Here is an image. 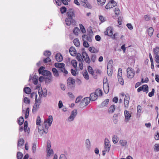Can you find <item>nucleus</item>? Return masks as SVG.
<instances>
[{
    "mask_svg": "<svg viewBox=\"0 0 159 159\" xmlns=\"http://www.w3.org/2000/svg\"><path fill=\"white\" fill-rule=\"evenodd\" d=\"M94 93H95L98 97L102 96V92L100 89H97Z\"/></svg>",
    "mask_w": 159,
    "mask_h": 159,
    "instance_id": "obj_27",
    "label": "nucleus"
},
{
    "mask_svg": "<svg viewBox=\"0 0 159 159\" xmlns=\"http://www.w3.org/2000/svg\"><path fill=\"white\" fill-rule=\"evenodd\" d=\"M135 71L132 68L128 67L127 69V75L129 79L132 78L134 76Z\"/></svg>",
    "mask_w": 159,
    "mask_h": 159,
    "instance_id": "obj_4",
    "label": "nucleus"
},
{
    "mask_svg": "<svg viewBox=\"0 0 159 159\" xmlns=\"http://www.w3.org/2000/svg\"><path fill=\"white\" fill-rule=\"evenodd\" d=\"M144 20L146 21H148L150 19V17L148 15H145L144 16Z\"/></svg>",
    "mask_w": 159,
    "mask_h": 159,
    "instance_id": "obj_60",
    "label": "nucleus"
},
{
    "mask_svg": "<svg viewBox=\"0 0 159 159\" xmlns=\"http://www.w3.org/2000/svg\"><path fill=\"white\" fill-rule=\"evenodd\" d=\"M154 89H152V91L151 92H149L148 93V96L149 97H152L154 93Z\"/></svg>",
    "mask_w": 159,
    "mask_h": 159,
    "instance_id": "obj_62",
    "label": "nucleus"
},
{
    "mask_svg": "<svg viewBox=\"0 0 159 159\" xmlns=\"http://www.w3.org/2000/svg\"><path fill=\"white\" fill-rule=\"evenodd\" d=\"M66 8L64 7H62L60 8V11L62 14L65 13L66 11Z\"/></svg>",
    "mask_w": 159,
    "mask_h": 159,
    "instance_id": "obj_49",
    "label": "nucleus"
},
{
    "mask_svg": "<svg viewBox=\"0 0 159 159\" xmlns=\"http://www.w3.org/2000/svg\"><path fill=\"white\" fill-rule=\"evenodd\" d=\"M56 59L57 61L61 62L63 60V57L60 53H57L55 56Z\"/></svg>",
    "mask_w": 159,
    "mask_h": 159,
    "instance_id": "obj_20",
    "label": "nucleus"
},
{
    "mask_svg": "<svg viewBox=\"0 0 159 159\" xmlns=\"http://www.w3.org/2000/svg\"><path fill=\"white\" fill-rule=\"evenodd\" d=\"M155 61L157 63H159V55H155Z\"/></svg>",
    "mask_w": 159,
    "mask_h": 159,
    "instance_id": "obj_64",
    "label": "nucleus"
},
{
    "mask_svg": "<svg viewBox=\"0 0 159 159\" xmlns=\"http://www.w3.org/2000/svg\"><path fill=\"white\" fill-rule=\"evenodd\" d=\"M23 155L22 153L20 152H18L17 154V157L18 159H21L22 158Z\"/></svg>",
    "mask_w": 159,
    "mask_h": 159,
    "instance_id": "obj_48",
    "label": "nucleus"
},
{
    "mask_svg": "<svg viewBox=\"0 0 159 159\" xmlns=\"http://www.w3.org/2000/svg\"><path fill=\"white\" fill-rule=\"evenodd\" d=\"M122 74V70L121 69H119L118 71L117 78L121 77Z\"/></svg>",
    "mask_w": 159,
    "mask_h": 159,
    "instance_id": "obj_44",
    "label": "nucleus"
},
{
    "mask_svg": "<svg viewBox=\"0 0 159 159\" xmlns=\"http://www.w3.org/2000/svg\"><path fill=\"white\" fill-rule=\"evenodd\" d=\"M23 101L26 104H29L30 103V100L26 97L24 98Z\"/></svg>",
    "mask_w": 159,
    "mask_h": 159,
    "instance_id": "obj_52",
    "label": "nucleus"
},
{
    "mask_svg": "<svg viewBox=\"0 0 159 159\" xmlns=\"http://www.w3.org/2000/svg\"><path fill=\"white\" fill-rule=\"evenodd\" d=\"M67 17L65 19L66 24L68 26L71 25H75V21L74 19L75 14L73 11L71 10L68 11L66 13Z\"/></svg>",
    "mask_w": 159,
    "mask_h": 159,
    "instance_id": "obj_2",
    "label": "nucleus"
},
{
    "mask_svg": "<svg viewBox=\"0 0 159 159\" xmlns=\"http://www.w3.org/2000/svg\"><path fill=\"white\" fill-rule=\"evenodd\" d=\"M91 75L93 76L95 79H96L97 78L98 74L97 71H94L93 73H92Z\"/></svg>",
    "mask_w": 159,
    "mask_h": 159,
    "instance_id": "obj_61",
    "label": "nucleus"
},
{
    "mask_svg": "<svg viewBox=\"0 0 159 159\" xmlns=\"http://www.w3.org/2000/svg\"><path fill=\"white\" fill-rule=\"evenodd\" d=\"M80 3L85 8L91 9L92 7L91 5L87 0H81Z\"/></svg>",
    "mask_w": 159,
    "mask_h": 159,
    "instance_id": "obj_11",
    "label": "nucleus"
},
{
    "mask_svg": "<svg viewBox=\"0 0 159 159\" xmlns=\"http://www.w3.org/2000/svg\"><path fill=\"white\" fill-rule=\"evenodd\" d=\"M90 63L92 62V63H94L95 62L97 56L96 55L94 54H92L90 56Z\"/></svg>",
    "mask_w": 159,
    "mask_h": 159,
    "instance_id": "obj_23",
    "label": "nucleus"
},
{
    "mask_svg": "<svg viewBox=\"0 0 159 159\" xmlns=\"http://www.w3.org/2000/svg\"><path fill=\"white\" fill-rule=\"evenodd\" d=\"M51 60L49 57H47L43 60V62L44 63L51 62Z\"/></svg>",
    "mask_w": 159,
    "mask_h": 159,
    "instance_id": "obj_50",
    "label": "nucleus"
},
{
    "mask_svg": "<svg viewBox=\"0 0 159 159\" xmlns=\"http://www.w3.org/2000/svg\"><path fill=\"white\" fill-rule=\"evenodd\" d=\"M98 97V96L94 92L92 93L90 95V98L92 101H95L97 99Z\"/></svg>",
    "mask_w": 159,
    "mask_h": 159,
    "instance_id": "obj_22",
    "label": "nucleus"
},
{
    "mask_svg": "<svg viewBox=\"0 0 159 159\" xmlns=\"http://www.w3.org/2000/svg\"><path fill=\"white\" fill-rule=\"evenodd\" d=\"M110 147L111 145L110 143L109 140L107 138H105V139L104 150H105L107 152H108L110 151Z\"/></svg>",
    "mask_w": 159,
    "mask_h": 159,
    "instance_id": "obj_12",
    "label": "nucleus"
},
{
    "mask_svg": "<svg viewBox=\"0 0 159 159\" xmlns=\"http://www.w3.org/2000/svg\"><path fill=\"white\" fill-rule=\"evenodd\" d=\"M142 87H143V89L142 90L143 92H146L147 93L148 92V87L147 85H143Z\"/></svg>",
    "mask_w": 159,
    "mask_h": 159,
    "instance_id": "obj_38",
    "label": "nucleus"
},
{
    "mask_svg": "<svg viewBox=\"0 0 159 159\" xmlns=\"http://www.w3.org/2000/svg\"><path fill=\"white\" fill-rule=\"evenodd\" d=\"M112 141L114 143H116L118 141V138L116 136L114 135L112 137Z\"/></svg>",
    "mask_w": 159,
    "mask_h": 159,
    "instance_id": "obj_39",
    "label": "nucleus"
},
{
    "mask_svg": "<svg viewBox=\"0 0 159 159\" xmlns=\"http://www.w3.org/2000/svg\"><path fill=\"white\" fill-rule=\"evenodd\" d=\"M28 127V123L27 121H25L24 123V131L25 132H27L28 133H29L30 131V128H28L27 129V128Z\"/></svg>",
    "mask_w": 159,
    "mask_h": 159,
    "instance_id": "obj_24",
    "label": "nucleus"
},
{
    "mask_svg": "<svg viewBox=\"0 0 159 159\" xmlns=\"http://www.w3.org/2000/svg\"><path fill=\"white\" fill-rule=\"evenodd\" d=\"M124 103L125 108H127L129 106V101H124Z\"/></svg>",
    "mask_w": 159,
    "mask_h": 159,
    "instance_id": "obj_57",
    "label": "nucleus"
},
{
    "mask_svg": "<svg viewBox=\"0 0 159 159\" xmlns=\"http://www.w3.org/2000/svg\"><path fill=\"white\" fill-rule=\"evenodd\" d=\"M72 65L75 68H76L77 66V63L76 61L75 60H73L71 61Z\"/></svg>",
    "mask_w": 159,
    "mask_h": 159,
    "instance_id": "obj_46",
    "label": "nucleus"
},
{
    "mask_svg": "<svg viewBox=\"0 0 159 159\" xmlns=\"http://www.w3.org/2000/svg\"><path fill=\"white\" fill-rule=\"evenodd\" d=\"M82 56L83 59V58L84 61L87 63L89 64L90 63V58L89 57L88 54L85 51L82 52Z\"/></svg>",
    "mask_w": 159,
    "mask_h": 159,
    "instance_id": "obj_8",
    "label": "nucleus"
},
{
    "mask_svg": "<svg viewBox=\"0 0 159 159\" xmlns=\"http://www.w3.org/2000/svg\"><path fill=\"white\" fill-rule=\"evenodd\" d=\"M53 120L52 117L49 116L48 119L45 120L43 122V125H40L41 119L39 116H37L36 123L38 125V131L41 135L43 134V133L47 134L48 132V129L49 127L51 125Z\"/></svg>",
    "mask_w": 159,
    "mask_h": 159,
    "instance_id": "obj_1",
    "label": "nucleus"
},
{
    "mask_svg": "<svg viewBox=\"0 0 159 159\" xmlns=\"http://www.w3.org/2000/svg\"><path fill=\"white\" fill-rule=\"evenodd\" d=\"M83 75L84 78L86 80H88L89 79V76L87 71H85L83 73Z\"/></svg>",
    "mask_w": 159,
    "mask_h": 159,
    "instance_id": "obj_34",
    "label": "nucleus"
},
{
    "mask_svg": "<svg viewBox=\"0 0 159 159\" xmlns=\"http://www.w3.org/2000/svg\"><path fill=\"white\" fill-rule=\"evenodd\" d=\"M120 84L121 85H123L124 84V80L122 77L117 78Z\"/></svg>",
    "mask_w": 159,
    "mask_h": 159,
    "instance_id": "obj_55",
    "label": "nucleus"
},
{
    "mask_svg": "<svg viewBox=\"0 0 159 159\" xmlns=\"http://www.w3.org/2000/svg\"><path fill=\"white\" fill-rule=\"evenodd\" d=\"M82 38L83 40H85L86 41L87 40L89 42H91L92 41V37L90 35L83 34L82 36Z\"/></svg>",
    "mask_w": 159,
    "mask_h": 159,
    "instance_id": "obj_17",
    "label": "nucleus"
},
{
    "mask_svg": "<svg viewBox=\"0 0 159 159\" xmlns=\"http://www.w3.org/2000/svg\"><path fill=\"white\" fill-rule=\"evenodd\" d=\"M88 70L90 74H91L92 73H93V72L94 71L92 68L90 66H89L87 67Z\"/></svg>",
    "mask_w": 159,
    "mask_h": 159,
    "instance_id": "obj_47",
    "label": "nucleus"
},
{
    "mask_svg": "<svg viewBox=\"0 0 159 159\" xmlns=\"http://www.w3.org/2000/svg\"><path fill=\"white\" fill-rule=\"evenodd\" d=\"M117 4L114 0H111L109 1L105 6L106 9H108L113 8L116 6Z\"/></svg>",
    "mask_w": 159,
    "mask_h": 159,
    "instance_id": "obj_5",
    "label": "nucleus"
},
{
    "mask_svg": "<svg viewBox=\"0 0 159 159\" xmlns=\"http://www.w3.org/2000/svg\"><path fill=\"white\" fill-rule=\"evenodd\" d=\"M154 138L156 140H159V133H157L155 134Z\"/></svg>",
    "mask_w": 159,
    "mask_h": 159,
    "instance_id": "obj_63",
    "label": "nucleus"
},
{
    "mask_svg": "<svg viewBox=\"0 0 159 159\" xmlns=\"http://www.w3.org/2000/svg\"><path fill=\"white\" fill-rule=\"evenodd\" d=\"M154 30L153 28L150 27L147 30V32L149 36H151L153 33Z\"/></svg>",
    "mask_w": 159,
    "mask_h": 159,
    "instance_id": "obj_30",
    "label": "nucleus"
},
{
    "mask_svg": "<svg viewBox=\"0 0 159 159\" xmlns=\"http://www.w3.org/2000/svg\"><path fill=\"white\" fill-rule=\"evenodd\" d=\"M41 102V98L39 97L38 98L36 97L35 98V103L34 104L33 109H36L38 108Z\"/></svg>",
    "mask_w": 159,
    "mask_h": 159,
    "instance_id": "obj_9",
    "label": "nucleus"
},
{
    "mask_svg": "<svg viewBox=\"0 0 159 159\" xmlns=\"http://www.w3.org/2000/svg\"><path fill=\"white\" fill-rule=\"evenodd\" d=\"M69 52L70 55L72 56H75L76 54V50L73 47H71L70 48Z\"/></svg>",
    "mask_w": 159,
    "mask_h": 159,
    "instance_id": "obj_19",
    "label": "nucleus"
},
{
    "mask_svg": "<svg viewBox=\"0 0 159 159\" xmlns=\"http://www.w3.org/2000/svg\"><path fill=\"white\" fill-rule=\"evenodd\" d=\"M24 142V140L23 139L21 138L18 139L17 143L18 150H20V148H21V147L23 146Z\"/></svg>",
    "mask_w": 159,
    "mask_h": 159,
    "instance_id": "obj_16",
    "label": "nucleus"
},
{
    "mask_svg": "<svg viewBox=\"0 0 159 159\" xmlns=\"http://www.w3.org/2000/svg\"><path fill=\"white\" fill-rule=\"evenodd\" d=\"M83 46L85 48H88L89 47V44L85 40H83Z\"/></svg>",
    "mask_w": 159,
    "mask_h": 159,
    "instance_id": "obj_58",
    "label": "nucleus"
},
{
    "mask_svg": "<svg viewBox=\"0 0 159 159\" xmlns=\"http://www.w3.org/2000/svg\"><path fill=\"white\" fill-rule=\"evenodd\" d=\"M36 150V145L35 143H34L32 144V150L33 153H35Z\"/></svg>",
    "mask_w": 159,
    "mask_h": 159,
    "instance_id": "obj_42",
    "label": "nucleus"
},
{
    "mask_svg": "<svg viewBox=\"0 0 159 159\" xmlns=\"http://www.w3.org/2000/svg\"><path fill=\"white\" fill-rule=\"evenodd\" d=\"M43 54L46 57H49L51 55V53L50 51H46L44 52Z\"/></svg>",
    "mask_w": 159,
    "mask_h": 159,
    "instance_id": "obj_43",
    "label": "nucleus"
},
{
    "mask_svg": "<svg viewBox=\"0 0 159 159\" xmlns=\"http://www.w3.org/2000/svg\"><path fill=\"white\" fill-rule=\"evenodd\" d=\"M97 1L98 4L102 6L105 3L106 0H97Z\"/></svg>",
    "mask_w": 159,
    "mask_h": 159,
    "instance_id": "obj_45",
    "label": "nucleus"
},
{
    "mask_svg": "<svg viewBox=\"0 0 159 159\" xmlns=\"http://www.w3.org/2000/svg\"><path fill=\"white\" fill-rule=\"evenodd\" d=\"M119 143L122 146H125L127 144V142L126 140L121 139L120 140Z\"/></svg>",
    "mask_w": 159,
    "mask_h": 159,
    "instance_id": "obj_28",
    "label": "nucleus"
},
{
    "mask_svg": "<svg viewBox=\"0 0 159 159\" xmlns=\"http://www.w3.org/2000/svg\"><path fill=\"white\" fill-rule=\"evenodd\" d=\"M118 115L117 114H115L114 115L113 117V121L115 124H116L117 123L118 121Z\"/></svg>",
    "mask_w": 159,
    "mask_h": 159,
    "instance_id": "obj_35",
    "label": "nucleus"
},
{
    "mask_svg": "<svg viewBox=\"0 0 159 159\" xmlns=\"http://www.w3.org/2000/svg\"><path fill=\"white\" fill-rule=\"evenodd\" d=\"M29 113V110H23L22 111V115L25 116V119H26L28 117Z\"/></svg>",
    "mask_w": 159,
    "mask_h": 159,
    "instance_id": "obj_26",
    "label": "nucleus"
},
{
    "mask_svg": "<svg viewBox=\"0 0 159 159\" xmlns=\"http://www.w3.org/2000/svg\"><path fill=\"white\" fill-rule=\"evenodd\" d=\"M109 99H106L104 100L101 104V106L102 107H104L106 106L108 103L109 102Z\"/></svg>",
    "mask_w": 159,
    "mask_h": 159,
    "instance_id": "obj_37",
    "label": "nucleus"
},
{
    "mask_svg": "<svg viewBox=\"0 0 159 159\" xmlns=\"http://www.w3.org/2000/svg\"><path fill=\"white\" fill-rule=\"evenodd\" d=\"M154 149L155 152H157L159 151V144H155L154 146Z\"/></svg>",
    "mask_w": 159,
    "mask_h": 159,
    "instance_id": "obj_41",
    "label": "nucleus"
},
{
    "mask_svg": "<svg viewBox=\"0 0 159 159\" xmlns=\"http://www.w3.org/2000/svg\"><path fill=\"white\" fill-rule=\"evenodd\" d=\"M115 13L116 15L118 16L119 15L120 13V9L118 8H116L115 10Z\"/></svg>",
    "mask_w": 159,
    "mask_h": 159,
    "instance_id": "obj_54",
    "label": "nucleus"
},
{
    "mask_svg": "<svg viewBox=\"0 0 159 159\" xmlns=\"http://www.w3.org/2000/svg\"><path fill=\"white\" fill-rule=\"evenodd\" d=\"M91 100L89 97H86L82 100L80 103V106L82 107H84L88 105Z\"/></svg>",
    "mask_w": 159,
    "mask_h": 159,
    "instance_id": "obj_3",
    "label": "nucleus"
},
{
    "mask_svg": "<svg viewBox=\"0 0 159 159\" xmlns=\"http://www.w3.org/2000/svg\"><path fill=\"white\" fill-rule=\"evenodd\" d=\"M54 65L56 68H59L61 70L63 67H65V65L63 63L58 62L55 63Z\"/></svg>",
    "mask_w": 159,
    "mask_h": 159,
    "instance_id": "obj_21",
    "label": "nucleus"
},
{
    "mask_svg": "<svg viewBox=\"0 0 159 159\" xmlns=\"http://www.w3.org/2000/svg\"><path fill=\"white\" fill-rule=\"evenodd\" d=\"M52 71L53 73V75L57 77L59 76V75L58 72L56 68H52Z\"/></svg>",
    "mask_w": 159,
    "mask_h": 159,
    "instance_id": "obj_29",
    "label": "nucleus"
},
{
    "mask_svg": "<svg viewBox=\"0 0 159 159\" xmlns=\"http://www.w3.org/2000/svg\"><path fill=\"white\" fill-rule=\"evenodd\" d=\"M24 122V119L23 117H20L18 120V123L20 125H21Z\"/></svg>",
    "mask_w": 159,
    "mask_h": 159,
    "instance_id": "obj_53",
    "label": "nucleus"
},
{
    "mask_svg": "<svg viewBox=\"0 0 159 159\" xmlns=\"http://www.w3.org/2000/svg\"><path fill=\"white\" fill-rule=\"evenodd\" d=\"M130 99L129 95V94H126L125 95L124 101H129Z\"/></svg>",
    "mask_w": 159,
    "mask_h": 159,
    "instance_id": "obj_59",
    "label": "nucleus"
},
{
    "mask_svg": "<svg viewBox=\"0 0 159 159\" xmlns=\"http://www.w3.org/2000/svg\"><path fill=\"white\" fill-rule=\"evenodd\" d=\"M67 84L68 86L72 88L75 86V80L71 77H69L67 80Z\"/></svg>",
    "mask_w": 159,
    "mask_h": 159,
    "instance_id": "obj_10",
    "label": "nucleus"
},
{
    "mask_svg": "<svg viewBox=\"0 0 159 159\" xmlns=\"http://www.w3.org/2000/svg\"><path fill=\"white\" fill-rule=\"evenodd\" d=\"M77 113V110H73L71 112L70 116L67 119V121L69 122L73 121L76 116Z\"/></svg>",
    "mask_w": 159,
    "mask_h": 159,
    "instance_id": "obj_6",
    "label": "nucleus"
},
{
    "mask_svg": "<svg viewBox=\"0 0 159 159\" xmlns=\"http://www.w3.org/2000/svg\"><path fill=\"white\" fill-rule=\"evenodd\" d=\"M85 146L87 150H90L91 148V142L89 139H87L85 140Z\"/></svg>",
    "mask_w": 159,
    "mask_h": 159,
    "instance_id": "obj_15",
    "label": "nucleus"
},
{
    "mask_svg": "<svg viewBox=\"0 0 159 159\" xmlns=\"http://www.w3.org/2000/svg\"><path fill=\"white\" fill-rule=\"evenodd\" d=\"M43 76H47V77H50V79L51 78V73L49 71L47 70H42V72L41 74Z\"/></svg>",
    "mask_w": 159,
    "mask_h": 159,
    "instance_id": "obj_18",
    "label": "nucleus"
},
{
    "mask_svg": "<svg viewBox=\"0 0 159 159\" xmlns=\"http://www.w3.org/2000/svg\"><path fill=\"white\" fill-rule=\"evenodd\" d=\"M24 91L26 94H30L31 91V89L28 87H25L24 88Z\"/></svg>",
    "mask_w": 159,
    "mask_h": 159,
    "instance_id": "obj_31",
    "label": "nucleus"
},
{
    "mask_svg": "<svg viewBox=\"0 0 159 159\" xmlns=\"http://www.w3.org/2000/svg\"><path fill=\"white\" fill-rule=\"evenodd\" d=\"M74 45L76 47H78L80 45V43L78 39H75L73 40Z\"/></svg>",
    "mask_w": 159,
    "mask_h": 159,
    "instance_id": "obj_33",
    "label": "nucleus"
},
{
    "mask_svg": "<svg viewBox=\"0 0 159 159\" xmlns=\"http://www.w3.org/2000/svg\"><path fill=\"white\" fill-rule=\"evenodd\" d=\"M80 29L83 33H85L86 32L85 30L84 27L82 24H80Z\"/></svg>",
    "mask_w": 159,
    "mask_h": 159,
    "instance_id": "obj_51",
    "label": "nucleus"
},
{
    "mask_svg": "<svg viewBox=\"0 0 159 159\" xmlns=\"http://www.w3.org/2000/svg\"><path fill=\"white\" fill-rule=\"evenodd\" d=\"M103 87L105 93H107L109 90V86L107 84H105L103 85Z\"/></svg>",
    "mask_w": 159,
    "mask_h": 159,
    "instance_id": "obj_25",
    "label": "nucleus"
},
{
    "mask_svg": "<svg viewBox=\"0 0 159 159\" xmlns=\"http://www.w3.org/2000/svg\"><path fill=\"white\" fill-rule=\"evenodd\" d=\"M80 31L79 29L77 27H75L73 30V33L76 35H78V33Z\"/></svg>",
    "mask_w": 159,
    "mask_h": 159,
    "instance_id": "obj_40",
    "label": "nucleus"
},
{
    "mask_svg": "<svg viewBox=\"0 0 159 159\" xmlns=\"http://www.w3.org/2000/svg\"><path fill=\"white\" fill-rule=\"evenodd\" d=\"M88 50L91 53H97L99 51L98 48L92 46L89 47Z\"/></svg>",
    "mask_w": 159,
    "mask_h": 159,
    "instance_id": "obj_14",
    "label": "nucleus"
},
{
    "mask_svg": "<svg viewBox=\"0 0 159 159\" xmlns=\"http://www.w3.org/2000/svg\"><path fill=\"white\" fill-rule=\"evenodd\" d=\"M76 58L78 61L80 62H82L83 61L82 55H81L80 53H78L77 54Z\"/></svg>",
    "mask_w": 159,
    "mask_h": 159,
    "instance_id": "obj_32",
    "label": "nucleus"
},
{
    "mask_svg": "<svg viewBox=\"0 0 159 159\" xmlns=\"http://www.w3.org/2000/svg\"><path fill=\"white\" fill-rule=\"evenodd\" d=\"M124 113L125 117V121L126 123L128 122L131 119V113L127 110H125Z\"/></svg>",
    "mask_w": 159,
    "mask_h": 159,
    "instance_id": "obj_7",
    "label": "nucleus"
},
{
    "mask_svg": "<svg viewBox=\"0 0 159 159\" xmlns=\"http://www.w3.org/2000/svg\"><path fill=\"white\" fill-rule=\"evenodd\" d=\"M48 151L47 153V156H49L51 154H52L53 153V151L52 149H48L47 150Z\"/></svg>",
    "mask_w": 159,
    "mask_h": 159,
    "instance_id": "obj_56",
    "label": "nucleus"
},
{
    "mask_svg": "<svg viewBox=\"0 0 159 159\" xmlns=\"http://www.w3.org/2000/svg\"><path fill=\"white\" fill-rule=\"evenodd\" d=\"M105 35L109 36H112L113 35L112 28L111 27H107L105 32Z\"/></svg>",
    "mask_w": 159,
    "mask_h": 159,
    "instance_id": "obj_13",
    "label": "nucleus"
},
{
    "mask_svg": "<svg viewBox=\"0 0 159 159\" xmlns=\"http://www.w3.org/2000/svg\"><path fill=\"white\" fill-rule=\"evenodd\" d=\"M154 53L155 55H159V47H157L153 49Z\"/></svg>",
    "mask_w": 159,
    "mask_h": 159,
    "instance_id": "obj_36",
    "label": "nucleus"
}]
</instances>
